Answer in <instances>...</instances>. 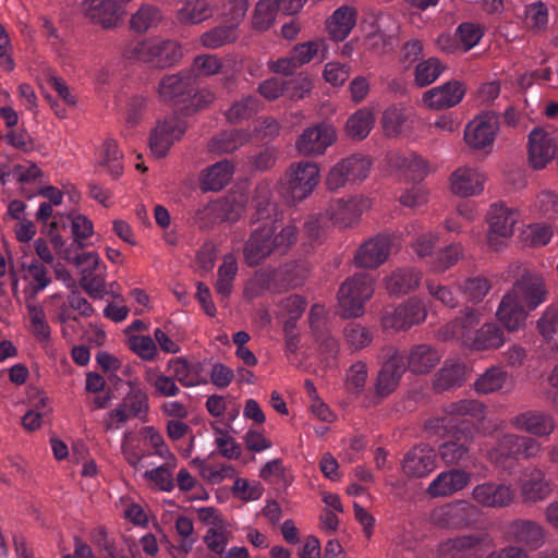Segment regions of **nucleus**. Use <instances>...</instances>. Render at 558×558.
<instances>
[{"instance_id":"obj_1","label":"nucleus","mask_w":558,"mask_h":558,"mask_svg":"<svg viewBox=\"0 0 558 558\" xmlns=\"http://www.w3.org/2000/svg\"><path fill=\"white\" fill-rule=\"evenodd\" d=\"M547 289L541 275L524 271L511 290L501 299L496 315L509 331H518L524 325L527 314L547 300Z\"/></svg>"},{"instance_id":"obj_2","label":"nucleus","mask_w":558,"mask_h":558,"mask_svg":"<svg viewBox=\"0 0 558 558\" xmlns=\"http://www.w3.org/2000/svg\"><path fill=\"white\" fill-rule=\"evenodd\" d=\"M197 74L193 70H181L163 75L158 83L157 94L161 101L183 106L189 113L196 112L215 100V94L198 88Z\"/></svg>"},{"instance_id":"obj_3","label":"nucleus","mask_w":558,"mask_h":558,"mask_svg":"<svg viewBox=\"0 0 558 558\" xmlns=\"http://www.w3.org/2000/svg\"><path fill=\"white\" fill-rule=\"evenodd\" d=\"M374 277L367 272H357L347 278L338 291L341 316L360 317L364 313L365 303L374 294Z\"/></svg>"},{"instance_id":"obj_4","label":"nucleus","mask_w":558,"mask_h":558,"mask_svg":"<svg viewBox=\"0 0 558 558\" xmlns=\"http://www.w3.org/2000/svg\"><path fill=\"white\" fill-rule=\"evenodd\" d=\"M485 418V407L483 403L463 399L451 402L444 408V415L437 420L438 425L454 430L453 434L474 435L480 422Z\"/></svg>"},{"instance_id":"obj_5","label":"nucleus","mask_w":558,"mask_h":558,"mask_svg":"<svg viewBox=\"0 0 558 558\" xmlns=\"http://www.w3.org/2000/svg\"><path fill=\"white\" fill-rule=\"evenodd\" d=\"M319 182V169L311 161L290 165L280 180V192L289 201L301 202L310 196Z\"/></svg>"},{"instance_id":"obj_6","label":"nucleus","mask_w":558,"mask_h":558,"mask_svg":"<svg viewBox=\"0 0 558 558\" xmlns=\"http://www.w3.org/2000/svg\"><path fill=\"white\" fill-rule=\"evenodd\" d=\"M134 56L137 60L157 68L177 64L182 56L180 44L172 39H148L136 45Z\"/></svg>"},{"instance_id":"obj_7","label":"nucleus","mask_w":558,"mask_h":558,"mask_svg":"<svg viewBox=\"0 0 558 558\" xmlns=\"http://www.w3.org/2000/svg\"><path fill=\"white\" fill-rule=\"evenodd\" d=\"M520 218L518 210L507 206L502 202L494 203L487 214L489 231L487 234L488 245L499 251L504 245V240L513 234V228Z\"/></svg>"},{"instance_id":"obj_8","label":"nucleus","mask_w":558,"mask_h":558,"mask_svg":"<svg viewBox=\"0 0 558 558\" xmlns=\"http://www.w3.org/2000/svg\"><path fill=\"white\" fill-rule=\"evenodd\" d=\"M371 160L361 155L354 154L337 162L329 171L326 185L330 191H337L347 183L363 181L371 170Z\"/></svg>"},{"instance_id":"obj_9","label":"nucleus","mask_w":558,"mask_h":558,"mask_svg":"<svg viewBox=\"0 0 558 558\" xmlns=\"http://www.w3.org/2000/svg\"><path fill=\"white\" fill-rule=\"evenodd\" d=\"M388 360L383 364L375 381V395L369 404H377L397 388L402 375L407 371L405 355L391 348Z\"/></svg>"},{"instance_id":"obj_10","label":"nucleus","mask_w":558,"mask_h":558,"mask_svg":"<svg viewBox=\"0 0 558 558\" xmlns=\"http://www.w3.org/2000/svg\"><path fill=\"white\" fill-rule=\"evenodd\" d=\"M558 134L536 126L529 134L527 153L530 166L535 170L544 169L556 156Z\"/></svg>"},{"instance_id":"obj_11","label":"nucleus","mask_w":558,"mask_h":558,"mask_svg":"<svg viewBox=\"0 0 558 558\" xmlns=\"http://www.w3.org/2000/svg\"><path fill=\"white\" fill-rule=\"evenodd\" d=\"M499 131V116L486 111L470 121L464 130L465 143L474 149L492 146Z\"/></svg>"},{"instance_id":"obj_12","label":"nucleus","mask_w":558,"mask_h":558,"mask_svg":"<svg viewBox=\"0 0 558 558\" xmlns=\"http://www.w3.org/2000/svg\"><path fill=\"white\" fill-rule=\"evenodd\" d=\"M186 129V121L178 116L159 121L149 136L151 153L156 157H165L174 142L183 136Z\"/></svg>"},{"instance_id":"obj_13","label":"nucleus","mask_w":558,"mask_h":558,"mask_svg":"<svg viewBox=\"0 0 558 558\" xmlns=\"http://www.w3.org/2000/svg\"><path fill=\"white\" fill-rule=\"evenodd\" d=\"M472 498L482 507L501 509L513 504L515 489L504 482L487 481L473 488Z\"/></svg>"},{"instance_id":"obj_14","label":"nucleus","mask_w":558,"mask_h":558,"mask_svg":"<svg viewBox=\"0 0 558 558\" xmlns=\"http://www.w3.org/2000/svg\"><path fill=\"white\" fill-rule=\"evenodd\" d=\"M507 534L513 543L529 550L539 549L547 537L546 529L539 522L529 519H515L510 522Z\"/></svg>"},{"instance_id":"obj_15","label":"nucleus","mask_w":558,"mask_h":558,"mask_svg":"<svg viewBox=\"0 0 558 558\" xmlns=\"http://www.w3.org/2000/svg\"><path fill=\"white\" fill-rule=\"evenodd\" d=\"M426 308L418 299H409L403 304L397 306L391 313L383 317L385 328L408 329L425 320Z\"/></svg>"},{"instance_id":"obj_16","label":"nucleus","mask_w":558,"mask_h":558,"mask_svg":"<svg viewBox=\"0 0 558 558\" xmlns=\"http://www.w3.org/2000/svg\"><path fill=\"white\" fill-rule=\"evenodd\" d=\"M392 245L390 235L378 234L364 242L357 250L354 262L360 268H377L388 258Z\"/></svg>"},{"instance_id":"obj_17","label":"nucleus","mask_w":558,"mask_h":558,"mask_svg":"<svg viewBox=\"0 0 558 558\" xmlns=\"http://www.w3.org/2000/svg\"><path fill=\"white\" fill-rule=\"evenodd\" d=\"M272 234L274 227L271 225H263L251 233L243 248L244 260L247 266H257L271 253H275L271 245Z\"/></svg>"},{"instance_id":"obj_18","label":"nucleus","mask_w":558,"mask_h":558,"mask_svg":"<svg viewBox=\"0 0 558 558\" xmlns=\"http://www.w3.org/2000/svg\"><path fill=\"white\" fill-rule=\"evenodd\" d=\"M465 95L464 85L457 80L433 87L423 94V102L430 109L441 110L457 106Z\"/></svg>"},{"instance_id":"obj_19","label":"nucleus","mask_w":558,"mask_h":558,"mask_svg":"<svg viewBox=\"0 0 558 558\" xmlns=\"http://www.w3.org/2000/svg\"><path fill=\"white\" fill-rule=\"evenodd\" d=\"M476 512L475 506L459 500L436 509L433 519L441 526L460 529L470 525L474 521Z\"/></svg>"},{"instance_id":"obj_20","label":"nucleus","mask_w":558,"mask_h":558,"mask_svg":"<svg viewBox=\"0 0 558 558\" xmlns=\"http://www.w3.org/2000/svg\"><path fill=\"white\" fill-rule=\"evenodd\" d=\"M436 452L427 445L408 451L402 460V471L408 477H425L436 469Z\"/></svg>"},{"instance_id":"obj_21","label":"nucleus","mask_w":558,"mask_h":558,"mask_svg":"<svg viewBox=\"0 0 558 558\" xmlns=\"http://www.w3.org/2000/svg\"><path fill=\"white\" fill-rule=\"evenodd\" d=\"M367 201L361 197H351L349 199L338 198L332 201L327 208V216L332 223L339 228H348L355 225Z\"/></svg>"},{"instance_id":"obj_22","label":"nucleus","mask_w":558,"mask_h":558,"mask_svg":"<svg viewBox=\"0 0 558 558\" xmlns=\"http://www.w3.org/2000/svg\"><path fill=\"white\" fill-rule=\"evenodd\" d=\"M336 138L335 129L319 124L306 129L296 141V148L303 155H320Z\"/></svg>"},{"instance_id":"obj_23","label":"nucleus","mask_w":558,"mask_h":558,"mask_svg":"<svg viewBox=\"0 0 558 558\" xmlns=\"http://www.w3.org/2000/svg\"><path fill=\"white\" fill-rule=\"evenodd\" d=\"M122 7L118 0H84L82 12L94 24L105 28L113 27L121 16Z\"/></svg>"},{"instance_id":"obj_24","label":"nucleus","mask_w":558,"mask_h":558,"mask_svg":"<svg viewBox=\"0 0 558 558\" xmlns=\"http://www.w3.org/2000/svg\"><path fill=\"white\" fill-rule=\"evenodd\" d=\"M472 474L463 469H452L439 473L428 485L427 493L433 497L450 496L465 488Z\"/></svg>"},{"instance_id":"obj_25","label":"nucleus","mask_w":558,"mask_h":558,"mask_svg":"<svg viewBox=\"0 0 558 558\" xmlns=\"http://www.w3.org/2000/svg\"><path fill=\"white\" fill-rule=\"evenodd\" d=\"M484 174L474 168L461 167L450 175L451 192L461 197L481 194L484 190Z\"/></svg>"},{"instance_id":"obj_26","label":"nucleus","mask_w":558,"mask_h":558,"mask_svg":"<svg viewBox=\"0 0 558 558\" xmlns=\"http://www.w3.org/2000/svg\"><path fill=\"white\" fill-rule=\"evenodd\" d=\"M462 339L473 350L497 349L505 343V333L496 323H487L475 332L463 331Z\"/></svg>"},{"instance_id":"obj_27","label":"nucleus","mask_w":558,"mask_h":558,"mask_svg":"<svg viewBox=\"0 0 558 558\" xmlns=\"http://www.w3.org/2000/svg\"><path fill=\"white\" fill-rule=\"evenodd\" d=\"M357 11L351 5H341L326 21V29L333 41H343L356 24Z\"/></svg>"},{"instance_id":"obj_28","label":"nucleus","mask_w":558,"mask_h":558,"mask_svg":"<svg viewBox=\"0 0 558 558\" xmlns=\"http://www.w3.org/2000/svg\"><path fill=\"white\" fill-rule=\"evenodd\" d=\"M519 435L505 434L488 450L487 458L497 468L508 470L512 466L513 460L518 459Z\"/></svg>"},{"instance_id":"obj_29","label":"nucleus","mask_w":558,"mask_h":558,"mask_svg":"<svg viewBox=\"0 0 558 558\" xmlns=\"http://www.w3.org/2000/svg\"><path fill=\"white\" fill-rule=\"evenodd\" d=\"M511 424L517 429L535 436H547L554 430V422L543 412L527 411L511 418Z\"/></svg>"},{"instance_id":"obj_30","label":"nucleus","mask_w":558,"mask_h":558,"mask_svg":"<svg viewBox=\"0 0 558 558\" xmlns=\"http://www.w3.org/2000/svg\"><path fill=\"white\" fill-rule=\"evenodd\" d=\"M472 441V435L453 434V439L445 441L439 446V456L447 465L464 463L470 459V445Z\"/></svg>"},{"instance_id":"obj_31","label":"nucleus","mask_w":558,"mask_h":558,"mask_svg":"<svg viewBox=\"0 0 558 558\" xmlns=\"http://www.w3.org/2000/svg\"><path fill=\"white\" fill-rule=\"evenodd\" d=\"M466 366L459 361H446L444 366L436 373L433 387L441 392L460 387L465 380Z\"/></svg>"},{"instance_id":"obj_32","label":"nucleus","mask_w":558,"mask_h":558,"mask_svg":"<svg viewBox=\"0 0 558 558\" xmlns=\"http://www.w3.org/2000/svg\"><path fill=\"white\" fill-rule=\"evenodd\" d=\"M522 496L526 501H538L545 499L551 488L539 469H526L522 478Z\"/></svg>"},{"instance_id":"obj_33","label":"nucleus","mask_w":558,"mask_h":558,"mask_svg":"<svg viewBox=\"0 0 558 558\" xmlns=\"http://www.w3.org/2000/svg\"><path fill=\"white\" fill-rule=\"evenodd\" d=\"M250 141V134L240 129L221 131L208 142V150L215 154H229Z\"/></svg>"},{"instance_id":"obj_34","label":"nucleus","mask_w":558,"mask_h":558,"mask_svg":"<svg viewBox=\"0 0 558 558\" xmlns=\"http://www.w3.org/2000/svg\"><path fill=\"white\" fill-rule=\"evenodd\" d=\"M234 167L228 161H218L208 167L201 177V187L203 191H220L231 180Z\"/></svg>"},{"instance_id":"obj_35","label":"nucleus","mask_w":558,"mask_h":558,"mask_svg":"<svg viewBox=\"0 0 558 558\" xmlns=\"http://www.w3.org/2000/svg\"><path fill=\"white\" fill-rule=\"evenodd\" d=\"M421 281V272L412 267L397 268L385 279L390 294H405L415 289Z\"/></svg>"},{"instance_id":"obj_36","label":"nucleus","mask_w":558,"mask_h":558,"mask_svg":"<svg viewBox=\"0 0 558 558\" xmlns=\"http://www.w3.org/2000/svg\"><path fill=\"white\" fill-rule=\"evenodd\" d=\"M181 7L177 10L180 23L186 25L198 24L213 15L210 0H178Z\"/></svg>"},{"instance_id":"obj_37","label":"nucleus","mask_w":558,"mask_h":558,"mask_svg":"<svg viewBox=\"0 0 558 558\" xmlns=\"http://www.w3.org/2000/svg\"><path fill=\"white\" fill-rule=\"evenodd\" d=\"M481 538L475 535H464L447 539L438 548L439 558H472Z\"/></svg>"},{"instance_id":"obj_38","label":"nucleus","mask_w":558,"mask_h":558,"mask_svg":"<svg viewBox=\"0 0 558 558\" xmlns=\"http://www.w3.org/2000/svg\"><path fill=\"white\" fill-rule=\"evenodd\" d=\"M440 361L439 353L427 344L414 345L408 356V368L415 374L430 372Z\"/></svg>"},{"instance_id":"obj_39","label":"nucleus","mask_w":558,"mask_h":558,"mask_svg":"<svg viewBox=\"0 0 558 558\" xmlns=\"http://www.w3.org/2000/svg\"><path fill=\"white\" fill-rule=\"evenodd\" d=\"M25 279L29 281L28 292L32 296L37 295L51 283L48 268L38 259L32 258L29 263H23Z\"/></svg>"},{"instance_id":"obj_40","label":"nucleus","mask_w":558,"mask_h":558,"mask_svg":"<svg viewBox=\"0 0 558 558\" xmlns=\"http://www.w3.org/2000/svg\"><path fill=\"white\" fill-rule=\"evenodd\" d=\"M73 215L57 213L53 220L47 226V234L53 248L65 259H70V247H65V242L60 234L61 230L72 227Z\"/></svg>"},{"instance_id":"obj_41","label":"nucleus","mask_w":558,"mask_h":558,"mask_svg":"<svg viewBox=\"0 0 558 558\" xmlns=\"http://www.w3.org/2000/svg\"><path fill=\"white\" fill-rule=\"evenodd\" d=\"M236 274V259L232 254H227L218 268V278L215 284L217 293L221 295L222 299L230 296Z\"/></svg>"},{"instance_id":"obj_42","label":"nucleus","mask_w":558,"mask_h":558,"mask_svg":"<svg viewBox=\"0 0 558 558\" xmlns=\"http://www.w3.org/2000/svg\"><path fill=\"white\" fill-rule=\"evenodd\" d=\"M162 19L161 11L153 4H142L140 9L132 14L130 20L131 28L136 33H145L156 27Z\"/></svg>"},{"instance_id":"obj_43","label":"nucleus","mask_w":558,"mask_h":558,"mask_svg":"<svg viewBox=\"0 0 558 558\" xmlns=\"http://www.w3.org/2000/svg\"><path fill=\"white\" fill-rule=\"evenodd\" d=\"M446 70V65L435 57L418 62L414 70V82L418 87L433 84Z\"/></svg>"},{"instance_id":"obj_44","label":"nucleus","mask_w":558,"mask_h":558,"mask_svg":"<svg viewBox=\"0 0 558 558\" xmlns=\"http://www.w3.org/2000/svg\"><path fill=\"white\" fill-rule=\"evenodd\" d=\"M374 121V116L368 109H359L348 119L347 133L354 140H363L372 131Z\"/></svg>"},{"instance_id":"obj_45","label":"nucleus","mask_w":558,"mask_h":558,"mask_svg":"<svg viewBox=\"0 0 558 558\" xmlns=\"http://www.w3.org/2000/svg\"><path fill=\"white\" fill-rule=\"evenodd\" d=\"M144 377L147 384L150 385L159 396L175 397L181 392L173 376L165 375L158 368L146 369Z\"/></svg>"},{"instance_id":"obj_46","label":"nucleus","mask_w":558,"mask_h":558,"mask_svg":"<svg viewBox=\"0 0 558 558\" xmlns=\"http://www.w3.org/2000/svg\"><path fill=\"white\" fill-rule=\"evenodd\" d=\"M238 38V29L226 23L218 25L201 36V43L208 49H217L233 43Z\"/></svg>"},{"instance_id":"obj_47","label":"nucleus","mask_w":558,"mask_h":558,"mask_svg":"<svg viewBox=\"0 0 558 558\" xmlns=\"http://www.w3.org/2000/svg\"><path fill=\"white\" fill-rule=\"evenodd\" d=\"M396 165L403 171L405 178L413 183L421 182L427 174L425 160L415 154L398 157Z\"/></svg>"},{"instance_id":"obj_48","label":"nucleus","mask_w":558,"mask_h":558,"mask_svg":"<svg viewBox=\"0 0 558 558\" xmlns=\"http://www.w3.org/2000/svg\"><path fill=\"white\" fill-rule=\"evenodd\" d=\"M259 108V100L255 96H245L235 101L226 112L227 120L236 124L253 117Z\"/></svg>"},{"instance_id":"obj_49","label":"nucleus","mask_w":558,"mask_h":558,"mask_svg":"<svg viewBox=\"0 0 558 558\" xmlns=\"http://www.w3.org/2000/svg\"><path fill=\"white\" fill-rule=\"evenodd\" d=\"M31 320V332L40 342L47 343L51 338V329L46 319L44 310L35 304H27Z\"/></svg>"},{"instance_id":"obj_50","label":"nucleus","mask_w":558,"mask_h":558,"mask_svg":"<svg viewBox=\"0 0 558 558\" xmlns=\"http://www.w3.org/2000/svg\"><path fill=\"white\" fill-rule=\"evenodd\" d=\"M507 379V373L500 367H490L474 383V388L480 393H492L502 388Z\"/></svg>"},{"instance_id":"obj_51","label":"nucleus","mask_w":558,"mask_h":558,"mask_svg":"<svg viewBox=\"0 0 558 558\" xmlns=\"http://www.w3.org/2000/svg\"><path fill=\"white\" fill-rule=\"evenodd\" d=\"M123 407L128 409L133 417H142L149 409L148 395L137 386H131L130 391L123 398Z\"/></svg>"},{"instance_id":"obj_52","label":"nucleus","mask_w":558,"mask_h":558,"mask_svg":"<svg viewBox=\"0 0 558 558\" xmlns=\"http://www.w3.org/2000/svg\"><path fill=\"white\" fill-rule=\"evenodd\" d=\"M248 9L246 0H222L220 15L223 22L238 29Z\"/></svg>"},{"instance_id":"obj_53","label":"nucleus","mask_w":558,"mask_h":558,"mask_svg":"<svg viewBox=\"0 0 558 558\" xmlns=\"http://www.w3.org/2000/svg\"><path fill=\"white\" fill-rule=\"evenodd\" d=\"M483 36L484 29L473 22H463L456 29V37L464 52L474 48Z\"/></svg>"},{"instance_id":"obj_54","label":"nucleus","mask_w":558,"mask_h":558,"mask_svg":"<svg viewBox=\"0 0 558 558\" xmlns=\"http://www.w3.org/2000/svg\"><path fill=\"white\" fill-rule=\"evenodd\" d=\"M277 12L274 0H259L252 19L253 27L260 32L268 29L275 21Z\"/></svg>"},{"instance_id":"obj_55","label":"nucleus","mask_w":558,"mask_h":558,"mask_svg":"<svg viewBox=\"0 0 558 558\" xmlns=\"http://www.w3.org/2000/svg\"><path fill=\"white\" fill-rule=\"evenodd\" d=\"M253 204L256 209V220L267 219L275 211L276 204L272 201L271 191L267 183H262L256 187Z\"/></svg>"},{"instance_id":"obj_56","label":"nucleus","mask_w":558,"mask_h":558,"mask_svg":"<svg viewBox=\"0 0 558 558\" xmlns=\"http://www.w3.org/2000/svg\"><path fill=\"white\" fill-rule=\"evenodd\" d=\"M128 347L143 361H155L158 355L156 342L150 336H129Z\"/></svg>"},{"instance_id":"obj_57","label":"nucleus","mask_w":558,"mask_h":558,"mask_svg":"<svg viewBox=\"0 0 558 558\" xmlns=\"http://www.w3.org/2000/svg\"><path fill=\"white\" fill-rule=\"evenodd\" d=\"M320 51H325V41L323 39H314L295 45L290 53L296 65L310 63Z\"/></svg>"},{"instance_id":"obj_58","label":"nucleus","mask_w":558,"mask_h":558,"mask_svg":"<svg viewBox=\"0 0 558 558\" xmlns=\"http://www.w3.org/2000/svg\"><path fill=\"white\" fill-rule=\"evenodd\" d=\"M405 121L407 114L404 109L391 106L383 113L381 126L387 136L393 137L401 133Z\"/></svg>"},{"instance_id":"obj_59","label":"nucleus","mask_w":558,"mask_h":558,"mask_svg":"<svg viewBox=\"0 0 558 558\" xmlns=\"http://www.w3.org/2000/svg\"><path fill=\"white\" fill-rule=\"evenodd\" d=\"M93 222L83 215H75L72 219L71 233L73 236V243L69 246L70 253L72 247L75 245L76 248H83L86 246L85 241L93 234ZM72 257L70 256V259Z\"/></svg>"},{"instance_id":"obj_60","label":"nucleus","mask_w":558,"mask_h":558,"mask_svg":"<svg viewBox=\"0 0 558 558\" xmlns=\"http://www.w3.org/2000/svg\"><path fill=\"white\" fill-rule=\"evenodd\" d=\"M462 255V247L459 244H451L437 253L432 262V268L436 272H444L453 266Z\"/></svg>"},{"instance_id":"obj_61","label":"nucleus","mask_w":558,"mask_h":558,"mask_svg":"<svg viewBox=\"0 0 558 558\" xmlns=\"http://www.w3.org/2000/svg\"><path fill=\"white\" fill-rule=\"evenodd\" d=\"M218 214L222 221L234 222L236 221L243 210L244 204L242 201H238L234 196H227L219 199H216Z\"/></svg>"},{"instance_id":"obj_62","label":"nucleus","mask_w":558,"mask_h":558,"mask_svg":"<svg viewBox=\"0 0 558 558\" xmlns=\"http://www.w3.org/2000/svg\"><path fill=\"white\" fill-rule=\"evenodd\" d=\"M168 371L171 372L173 378L179 381L183 387H196L197 381L191 379L190 362L183 357L170 359L167 363Z\"/></svg>"},{"instance_id":"obj_63","label":"nucleus","mask_w":558,"mask_h":558,"mask_svg":"<svg viewBox=\"0 0 558 558\" xmlns=\"http://www.w3.org/2000/svg\"><path fill=\"white\" fill-rule=\"evenodd\" d=\"M347 343L354 350L365 348L372 342L371 332L360 324L350 323L344 328Z\"/></svg>"},{"instance_id":"obj_64","label":"nucleus","mask_w":558,"mask_h":558,"mask_svg":"<svg viewBox=\"0 0 558 558\" xmlns=\"http://www.w3.org/2000/svg\"><path fill=\"white\" fill-rule=\"evenodd\" d=\"M539 333L547 340L558 332V307L548 306L537 320Z\"/></svg>"}]
</instances>
